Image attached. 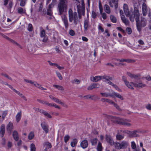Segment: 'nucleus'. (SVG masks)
<instances>
[{
    "label": "nucleus",
    "mask_w": 151,
    "mask_h": 151,
    "mask_svg": "<svg viewBox=\"0 0 151 151\" xmlns=\"http://www.w3.org/2000/svg\"><path fill=\"white\" fill-rule=\"evenodd\" d=\"M42 111V112H41V113L43 114L45 116L47 117L48 118H51L52 116L51 115L47 112L43 110Z\"/></svg>",
    "instance_id": "nucleus-30"
},
{
    "label": "nucleus",
    "mask_w": 151,
    "mask_h": 151,
    "mask_svg": "<svg viewBox=\"0 0 151 151\" xmlns=\"http://www.w3.org/2000/svg\"><path fill=\"white\" fill-rule=\"evenodd\" d=\"M45 35V31L43 29H42L40 31V36L41 37H43Z\"/></svg>",
    "instance_id": "nucleus-38"
},
{
    "label": "nucleus",
    "mask_w": 151,
    "mask_h": 151,
    "mask_svg": "<svg viewBox=\"0 0 151 151\" xmlns=\"http://www.w3.org/2000/svg\"><path fill=\"white\" fill-rule=\"evenodd\" d=\"M101 80L102 79H104L106 80V81H108L109 80H112L113 78V77L106 75L103 76H101Z\"/></svg>",
    "instance_id": "nucleus-25"
},
{
    "label": "nucleus",
    "mask_w": 151,
    "mask_h": 151,
    "mask_svg": "<svg viewBox=\"0 0 151 151\" xmlns=\"http://www.w3.org/2000/svg\"><path fill=\"white\" fill-rule=\"evenodd\" d=\"M84 28H88L90 27L88 20L86 19L85 20L84 22Z\"/></svg>",
    "instance_id": "nucleus-32"
},
{
    "label": "nucleus",
    "mask_w": 151,
    "mask_h": 151,
    "mask_svg": "<svg viewBox=\"0 0 151 151\" xmlns=\"http://www.w3.org/2000/svg\"><path fill=\"white\" fill-rule=\"evenodd\" d=\"M55 66L57 68H58L59 70L63 69H64V67H61L56 63H55Z\"/></svg>",
    "instance_id": "nucleus-54"
},
{
    "label": "nucleus",
    "mask_w": 151,
    "mask_h": 151,
    "mask_svg": "<svg viewBox=\"0 0 151 151\" xmlns=\"http://www.w3.org/2000/svg\"><path fill=\"white\" fill-rule=\"evenodd\" d=\"M118 0H111L109 2V5L111 7H113L114 6L115 8L117 9L118 7Z\"/></svg>",
    "instance_id": "nucleus-14"
},
{
    "label": "nucleus",
    "mask_w": 151,
    "mask_h": 151,
    "mask_svg": "<svg viewBox=\"0 0 151 151\" xmlns=\"http://www.w3.org/2000/svg\"><path fill=\"white\" fill-rule=\"evenodd\" d=\"M104 11L108 14H110L111 12V10L110 7L107 4H105L104 6Z\"/></svg>",
    "instance_id": "nucleus-20"
},
{
    "label": "nucleus",
    "mask_w": 151,
    "mask_h": 151,
    "mask_svg": "<svg viewBox=\"0 0 151 151\" xmlns=\"http://www.w3.org/2000/svg\"><path fill=\"white\" fill-rule=\"evenodd\" d=\"M131 146L133 149L137 148L136 143L134 141H133L131 142Z\"/></svg>",
    "instance_id": "nucleus-44"
},
{
    "label": "nucleus",
    "mask_w": 151,
    "mask_h": 151,
    "mask_svg": "<svg viewBox=\"0 0 151 151\" xmlns=\"http://www.w3.org/2000/svg\"><path fill=\"white\" fill-rule=\"evenodd\" d=\"M53 86L59 90L62 91L64 90L63 87L61 86L54 84L53 85Z\"/></svg>",
    "instance_id": "nucleus-36"
},
{
    "label": "nucleus",
    "mask_w": 151,
    "mask_h": 151,
    "mask_svg": "<svg viewBox=\"0 0 151 151\" xmlns=\"http://www.w3.org/2000/svg\"><path fill=\"white\" fill-rule=\"evenodd\" d=\"M69 32L70 35L71 36H73L75 35V32L72 29L70 30Z\"/></svg>",
    "instance_id": "nucleus-55"
},
{
    "label": "nucleus",
    "mask_w": 151,
    "mask_h": 151,
    "mask_svg": "<svg viewBox=\"0 0 151 151\" xmlns=\"http://www.w3.org/2000/svg\"><path fill=\"white\" fill-rule=\"evenodd\" d=\"M18 12L20 14H23L26 13V10L25 9H24L21 7H19L18 8Z\"/></svg>",
    "instance_id": "nucleus-26"
},
{
    "label": "nucleus",
    "mask_w": 151,
    "mask_h": 151,
    "mask_svg": "<svg viewBox=\"0 0 151 151\" xmlns=\"http://www.w3.org/2000/svg\"><path fill=\"white\" fill-rule=\"evenodd\" d=\"M100 94L104 97H111L113 98L116 97L122 100H124L123 96L119 93L114 91H113L112 93L109 92L101 93Z\"/></svg>",
    "instance_id": "nucleus-3"
},
{
    "label": "nucleus",
    "mask_w": 151,
    "mask_h": 151,
    "mask_svg": "<svg viewBox=\"0 0 151 151\" xmlns=\"http://www.w3.org/2000/svg\"><path fill=\"white\" fill-rule=\"evenodd\" d=\"M120 14L121 16V18L123 22L126 25L129 24V21L126 19L124 16L123 14V12L122 10H120Z\"/></svg>",
    "instance_id": "nucleus-11"
},
{
    "label": "nucleus",
    "mask_w": 151,
    "mask_h": 151,
    "mask_svg": "<svg viewBox=\"0 0 151 151\" xmlns=\"http://www.w3.org/2000/svg\"><path fill=\"white\" fill-rule=\"evenodd\" d=\"M77 142V140L76 139H73V141L70 143L71 146L73 147H75L76 145Z\"/></svg>",
    "instance_id": "nucleus-33"
},
{
    "label": "nucleus",
    "mask_w": 151,
    "mask_h": 151,
    "mask_svg": "<svg viewBox=\"0 0 151 151\" xmlns=\"http://www.w3.org/2000/svg\"><path fill=\"white\" fill-rule=\"evenodd\" d=\"M88 142L86 140H84L81 143V145L83 148H86L87 147Z\"/></svg>",
    "instance_id": "nucleus-21"
},
{
    "label": "nucleus",
    "mask_w": 151,
    "mask_h": 151,
    "mask_svg": "<svg viewBox=\"0 0 151 151\" xmlns=\"http://www.w3.org/2000/svg\"><path fill=\"white\" fill-rule=\"evenodd\" d=\"M110 18L111 21L113 23H116V17L113 15H111L110 17Z\"/></svg>",
    "instance_id": "nucleus-35"
},
{
    "label": "nucleus",
    "mask_w": 151,
    "mask_h": 151,
    "mask_svg": "<svg viewBox=\"0 0 151 151\" xmlns=\"http://www.w3.org/2000/svg\"><path fill=\"white\" fill-rule=\"evenodd\" d=\"M70 137L68 135H67L64 137V141L65 142H67L69 140Z\"/></svg>",
    "instance_id": "nucleus-57"
},
{
    "label": "nucleus",
    "mask_w": 151,
    "mask_h": 151,
    "mask_svg": "<svg viewBox=\"0 0 151 151\" xmlns=\"http://www.w3.org/2000/svg\"><path fill=\"white\" fill-rule=\"evenodd\" d=\"M116 138L118 140H120L123 139L124 137V135H121L118 133L116 135Z\"/></svg>",
    "instance_id": "nucleus-29"
},
{
    "label": "nucleus",
    "mask_w": 151,
    "mask_h": 151,
    "mask_svg": "<svg viewBox=\"0 0 151 151\" xmlns=\"http://www.w3.org/2000/svg\"><path fill=\"white\" fill-rule=\"evenodd\" d=\"M122 79L125 84L128 88L132 90L134 89V87L135 83L132 82H129L127 81L126 78L124 76L122 77Z\"/></svg>",
    "instance_id": "nucleus-8"
},
{
    "label": "nucleus",
    "mask_w": 151,
    "mask_h": 151,
    "mask_svg": "<svg viewBox=\"0 0 151 151\" xmlns=\"http://www.w3.org/2000/svg\"><path fill=\"white\" fill-rule=\"evenodd\" d=\"M55 72L59 78L60 80H62L63 79V77L60 73L58 71H56Z\"/></svg>",
    "instance_id": "nucleus-40"
},
{
    "label": "nucleus",
    "mask_w": 151,
    "mask_h": 151,
    "mask_svg": "<svg viewBox=\"0 0 151 151\" xmlns=\"http://www.w3.org/2000/svg\"><path fill=\"white\" fill-rule=\"evenodd\" d=\"M12 146V143L11 142L9 141L7 144V146L8 148H11Z\"/></svg>",
    "instance_id": "nucleus-64"
},
{
    "label": "nucleus",
    "mask_w": 151,
    "mask_h": 151,
    "mask_svg": "<svg viewBox=\"0 0 151 151\" xmlns=\"http://www.w3.org/2000/svg\"><path fill=\"white\" fill-rule=\"evenodd\" d=\"M127 74L132 78H134L137 80L139 78V76L138 75H134L129 72H127Z\"/></svg>",
    "instance_id": "nucleus-19"
},
{
    "label": "nucleus",
    "mask_w": 151,
    "mask_h": 151,
    "mask_svg": "<svg viewBox=\"0 0 151 151\" xmlns=\"http://www.w3.org/2000/svg\"><path fill=\"white\" fill-rule=\"evenodd\" d=\"M14 128L13 123L10 122L6 126V130L9 132L11 133Z\"/></svg>",
    "instance_id": "nucleus-13"
},
{
    "label": "nucleus",
    "mask_w": 151,
    "mask_h": 151,
    "mask_svg": "<svg viewBox=\"0 0 151 151\" xmlns=\"http://www.w3.org/2000/svg\"><path fill=\"white\" fill-rule=\"evenodd\" d=\"M113 86L117 91H118L119 92H121L122 91V90L120 89L118 86L115 84H114Z\"/></svg>",
    "instance_id": "nucleus-49"
},
{
    "label": "nucleus",
    "mask_w": 151,
    "mask_h": 151,
    "mask_svg": "<svg viewBox=\"0 0 151 151\" xmlns=\"http://www.w3.org/2000/svg\"><path fill=\"white\" fill-rule=\"evenodd\" d=\"M138 132L137 131H129V136L130 137H135L139 136L137 134Z\"/></svg>",
    "instance_id": "nucleus-17"
},
{
    "label": "nucleus",
    "mask_w": 151,
    "mask_h": 151,
    "mask_svg": "<svg viewBox=\"0 0 151 151\" xmlns=\"http://www.w3.org/2000/svg\"><path fill=\"white\" fill-rule=\"evenodd\" d=\"M5 126L4 124L1 125L0 128V136L1 137H3L5 133Z\"/></svg>",
    "instance_id": "nucleus-18"
},
{
    "label": "nucleus",
    "mask_w": 151,
    "mask_h": 151,
    "mask_svg": "<svg viewBox=\"0 0 151 151\" xmlns=\"http://www.w3.org/2000/svg\"><path fill=\"white\" fill-rule=\"evenodd\" d=\"M29 83L34 86L42 90H46V89L43 88L41 85L37 83L36 82L30 80Z\"/></svg>",
    "instance_id": "nucleus-10"
},
{
    "label": "nucleus",
    "mask_w": 151,
    "mask_h": 151,
    "mask_svg": "<svg viewBox=\"0 0 151 151\" xmlns=\"http://www.w3.org/2000/svg\"><path fill=\"white\" fill-rule=\"evenodd\" d=\"M12 135L14 139L16 141H18L19 138L17 132L16 130H14L13 132Z\"/></svg>",
    "instance_id": "nucleus-23"
},
{
    "label": "nucleus",
    "mask_w": 151,
    "mask_h": 151,
    "mask_svg": "<svg viewBox=\"0 0 151 151\" xmlns=\"http://www.w3.org/2000/svg\"><path fill=\"white\" fill-rule=\"evenodd\" d=\"M97 142V138H95L91 140V142L92 145H95Z\"/></svg>",
    "instance_id": "nucleus-47"
},
{
    "label": "nucleus",
    "mask_w": 151,
    "mask_h": 151,
    "mask_svg": "<svg viewBox=\"0 0 151 151\" xmlns=\"http://www.w3.org/2000/svg\"><path fill=\"white\" fill-rule=\"evenodd\" d=\"M101 76H96L95 77L91 76L90 77V80L93 82H97L101 80Z\"/></svg>",
    "instance_id": "nucleus-16"
},
{
    "label": "nucleus",
    "mask_w": 151,
    "mask_h": 151,
    "mask_svg": "<svg viewBox=\"0 0 151 151\" xmlns=\"http://www.w3.org/2000/svg\"><path fill=\"white\" fill-rule=\"evenodd\" d=\"M55 101L56 103L62 105L63 106L66 107L67 106V105L65 104L64 103L61 101L59 99L56 98Z\"/></svg>",
    "instance_id": "nucleus-28"
},
{
    "label": "nucleus",
    "mask_w": 151,
    "mask_h": 151,
    "mask_svg": "<svg viewBox=\"0 0 151 151\" xmlns=\"http://www.w3.org/2000/svg\"><path fill=\"white\" fill-rule=\"evenodd\" d=\"M140 15L139 11L136 8H134V16L131 15V16H132L134 19L135 18L136 19L137 28L143 27L145 25V22L144 21V20H142L141 21H139V18Z\"/></svg>",
    "instance_id": "nucleus-2"
},
{
    "label": "nucleus",
    "mask_w": 151,
    "mask_h": 151,
    "mask_svg": "<svg viewBox=\"0 0 151 151\" xmlns=\"http://www.w3.org/2000/svg\"><path fill=\"white\" fill-rule=\"evenodd\" d=\"M125 31L128 34H130L132 32V29H126Z\"/></svg>",
    "instance_id": "nucleus-59"
},
{
    "label": "nucleus",
    "mask_w": 151,
    "mask_h": 151,
    "mask_svg": "<svg viewBox=\"0 0 151 151\" xmlns=\"http://www.w3.org/2000/svg\"><path fill=\"white\" fill-rule=\"evenodd\" d=\"M113 105L119 111H120L121 110V109L120 108L119 106L117 104L114 102V104H113Z\"/></svg>",
    "instance_id": "nucleus-53"
},
{
    "label": "nucleus",
    "mask_w": 151,
    "mask_h": 151,
    "mask_svg": "<svg viewBox=\"0 0 151 151\" xmlns=\"http://www.w3.org/2000/svg\"><path fill=\"white\" fill-rule=\"evenodd\" d=\"M47 14L48 15L51 16L52 14V12L51 9H48L47 10Z\"/></svg>",
    "instance_id": "nucleus-58"
},
{
    "label": "nucleus",
    "mask_w": 151,
    "mask_h": 151,
    "mask_svg": "<svg viewBox=\"0 0 151 151\" xmlns=\"http://www.w3.org/2000/svg\"><path fill=\"white\" fill-rule=\"evenodd\" d=\"M43 37V39L42 40V42H47L48 40L47 37L46 36H45L44 37Z\"/></svg>",
    "instance_id": "nucleus-61"
},
{
    "label": "nucleus",
    "mask_w": 151,
    "mask_h": 151,
    "mask_svg": "<svg viewBox=\"0 0 151 151\" xmlns=\"http://www.w3.org/2000/svg\"><path fill=\"white\" fill-rule=\"evenodd\" d=\"M100 14L104 19H106L107 18V16L105 13L102 12H100Z\"/></svg>",
    "instance_id": "nucleus-45"
},
{
    "label": "nucleus",
    "mask_w": 151,
    "mask_h": 151,
    "mask_svg": "<svg viewBox=\"0 0 151 151\" xmlns=\"http://www.w3.org/2000/svg\"><path fill=\"white\" fill-rule=\"evenodd\" d=\"M106 102H108L110 104H112V105L113 104H114V101H113L109 99H107Z\"/></svg>",
    "instance_id": "nucleus-56"
},
{
    "label": "nucleus",
    "mask_w": 151,
    "mask_h": 151,
    "mask_svg": "<svg viewBox=\"0 0 151 151\" xmlns=\"http://www.w3.org/2000/svg\"><path fill=\"white\" fill-rule=\"evenodd\" d=\"M34 137V132H31L29 134L28 138L29 140H31L33 139Z\"/></svg>",
    "instance_id": "nucleus-34"
},
{
    "label": "nucleus",
    "mask_w": 151,
    "mask_h": 151,
    "mask_svg": "<svg viewBox=\"0 0 151 151\" xmlns=\"http://www.w3.org/2000/svg\"><path fill=\"white\" fill-rule=\"evenodd\" d=\"M100 29L101 32H104V34L106 33L107 34V35L108 36H110V34L108 33V31L107 29L105 30V31H104V29Z\"/></svg>",
    "instance_id": "nucleus-42"
},
{
    "label": "nucleus",
    "mask_w": 151,
    "mask_h": 151,
    "mask_svg": "<svg viewBox=\"0 0 151 151\" xmlns=\"http://www.w3.org/2000/svg\"><path fill=\"white\" fill-rule=\"evenodd\" d=\"M113 118L115 120L114 121L115 123L119 124H122L128 127H130L131 125V124L130 123L131 120L124 119L116 116L113 117Z\"/></svg>",
    "instance_id": "nucleus-4"
},
{
    "label": "nucleus",
    "mask_w": 151,
    "mask_h": 151,
    "mask_svg": "<svg viewBox=\"0 0 151 151\" xmlns=\"http://www.w3.org/2000/svg\"><path fill=\"white\" fill-rule=\"evenodd\" d=\"M129 145L127 141L123 140L120 142H116L114 144L115 147L118 150L127 148Z\"/></svg>",
    "instance_id": "nucleus-5"
},
{
    "label": "nucleus",
    "mask_w": 151,
    "mask_h": 151,
    "mask_svg": "<svg viewBox=\"0 0 151 151\" xmlns=\"http://www.w3.org/2000/svg\"><path fill=\"white\" fill-rule=\"evenodd\" d=\"M25 101H27V99L25 96L23 94H22L21 93V94L19 95Z\"/></svg>",
    "instance_id": "nucleus-62"
},
{
    "label": "nucleus",
    "mask_w": 151,
    "mask_h": 151,
    "mask_svg": "<svg viewBox=\"0 0 151 151\" xmlns=\"http://www.w3.org/2000/svg\"><path fill=\"white\" fill-rule=\"evenodd\" d=\"M20 1V6H25L27 0H19Z\"/></svg>",
    "instance_id": "nucleus-39"
},
{
    "label": "nucleus",
    "mask_w": 151,
    "mask_h": 151,
    "mask_svg": "<svg viewBox=\"0 0 151 151\" xmlns=\"http://www.w3.org/2000/svg\"><path fill=\"white\" fill-rule=\"evenodd\" d=\"M91 17L94 19L96 18V13L93 11L92 12Z\"/></svg>",
    "instance_id": "nucleus-50"
},
{
    "label": "nucleus",
    "mask_w": 151,
    "mask_h": 151,
    "mask_svg": "<svg viewBox=\"0 0 151 151\" xmlns=\"http://www.w3.org/2000/svg\"><path fill=\"white\" fill-rule=\"evenodd\" d=\"M142 14L144 16H146L148 11V8L146 4L144 3L142 5Z\"/></svg>",
    "instance_id": "nucleus-12"
},
{
    "label": "nucleus",
    "mask_w": 151,
    "mask_h": 151,
    "mask_svg": "<svg viewBox=\"0 0 151 151\" xmlns=\"http://www.w3.org/2000/svg\"><path fill=\"white\" fill-rule=\"evenodd\" d=\"M123 9L124 13L127 17H129L130 21L132 22L134 21V17H132V16H131V14L132 13V12L129 11L128 9V5L126 4H124L123 5Z\"/></svg>",
    "instance_id": "nucleus-7"
},
{
    "label": "nucleus",
    "mask_w": 151,
    "mask_h": 151,
    "mask_svg": "<svg viewBox=\"0 0 151 151\" xmlns=\"http://www.w3.org/2000/svg\"><path fill=\"white\" fill-rule=\"evenodd\" d=\"M22 111H20L17 113L16 116V121L17 122H19L20 121L21 118Z\"/></svg>",
    "instance_id": "nucleus-22"
},
{
    "label": "nucleus",
    "mask_w": 151,
    "mask_h": 151,
    "mask_svg": "<svg viewBox=\"0 0 151 151\" xmlns=\"http://www.w3.org/2000/svg\"><path fill=\"white\" fill-rule=\"evenodd\" d=\"M41 12L40 14L42 15H45L46 14V11L45 9H43Z\"/></svg>",
    "instance_id": "nucleus-51"
},
{
    "label": "nucleus",
    "mask_w": 151,
    "mask_h": 151,
    "mask_svg": "<svg viewBox=\"0 0 151 151\" xmlns=\"http://www.w3.org/2000/svg\"><path fill=\"white\" fill-rule=\"evenodd\" d=\"M41 125L42 129L45 131L46 133L49 132V126L47 122H43L41 123Z\"/></svg>",
    "instance_id": "nucleus-9"
},
{
    "label": "nucleus",
    "mask_w": 151,
    "mask_h": 151,
    "mask_svg": "<svg viewBox=\"0 0 151 151\" xmlns=\"http://www.w3.org/2000/svg\"><path fill=\"white\" fill-rule=\"evenodd\" d=\"M33 109L35 111L40 112L41 113L42 112V111L43 110L42 109H40L38 108L35 107Z\"/></svg>",
    "instance_id": "nucleus-60"
},
{
    "label": "nucleus",
    "mask_w": 151,
    "mask_h": 151,
    "mask_svg": "<svg viewBox=\"0 0 151 151\" xmlns=\"http://www.w3.org/2000/svg\"><path fill=\"white\" fill-rule=\"evenodd\" d=\"M102 147L101 144L100 142H99L97 147V151H102Z\"/></svg>",
    "instance_id": "nucleus-37"
},
{
    "label": "nucleus",
    "mask_w": 151,
    "mask_h": 151,
    "mask_svg": "<svg viewBox=\"0 0 151 151\" xmlns=\"http://www.w3.org/2000/svg\"><path fill=\"white\" fill-rule=\"evenodd\" d=\"M99 6L100 12V13L102 12H103V9L101 2L100 1H99Z\"/></svg>",
    "instance_id": "nucleus-43"
},
{
    "label": "nucleus",
    "mask_w": 151,
    "mask_h": 151,
    "mask_svg": "<svg viewBox=\"0 0 151 151\" xmlns=\"http://www.w3.org/2000/svg\"><path fill=\"white\" fill-rule=\"evenodd\" d=\"M106 139L107 142L111 145H112L114 144L113 140L110 136L106 135Z\"/></svg>",
    "instance_id": "nucleus-15"
},
{
    "label": "nucleus",
    "mask_w": 151,
    "mask_h": 151,
    "mask_svg": "<svg viewBox=\"0 0 151 151\" xmlns=\"http://www.w3.org/2000/svg\"><path fill=\"white\" fill-rule=\"evenodd\" d=\"M60 2L58 5L59 14L61 15L62 21L65 28L68 27L67 18L65 15H62L63 13L66 12L67 9V2L66 0H60Z\"/></svg>",
    "instance_id": "nucleus-1"
},
{
    "label": "nucleus",
    "mask_w": 151,
    "mask_h": 151,
    "mask_svg": "<svg viewBox=\"0 0 151 151\" xmlns=\"http://www.w3.org/2000/svg\"><path fill=\"white\" fill-rule=\"evenodd\" d=\"M30 150L31 151H35L36 150L35 146L32 143L30 145Z\"/></svg>",
    "instance_id": "nucleus-46"
},
{
    "label": "nucleus",
    "mask_w": 151,
    "mask_h": 151,
    "mask_svg": "<svg viewBox=\"0 0 151 151\" xmlns=\"http://www.w3.org/2000/svg\"><path fill=\"white\" fill-rule=\"evenodd\" d=\"M80 80L77 79H75L72 81L73 83H75L77 84L79 83L80 82Z\"/></svg>",
    "instance_id": "nucleus-48"
},
{
    "label": "nucleus",
    "mask_w": 151,
    "mask_h": 151,
    "mask_svg": "<svg viewBox=\"0 0 151 151\" xmlns=\"http://www.w3.org/2000/svg\"><path fill=\"white\" fill-rule=\"evenodd\" d=\"M8 112L6 111H5L3 112L2 117L3 120H4Z\"/></svg>",
    "instance_id": "nucleus-41"
},
{
    "label": "nucleus",
    "mask_w": 151,
    "mask_h": 151,
    "mask_svg": "<svg viewBox=\"0 0 151 151\" xmlns=\"http://www.w3.org/2000/svg\"><path fill=\"white\" fill-rule=\"evenodd\" d=\"M8 38V40L10 42L12 43L14 45H16L20 48H22V46L19 44L17 42H16L15 41L10 38Z\"/></svg>",
    "instance_id": "nucleus-24"
},
{
    "label": "nucleus",
    "mask_w": 151,
    "mask_h": 151,
    "mask_svg": "<svg viewBox=\"0 0 151 151\" xmlns=\"http://www.w3.org/2000/svg\"><path fill=\"white\" fill-rule=\"evenodd\" d=\"M69 20L70 22L73 21L75 24H76L78 21V17L77 13L76 12L73 13L72 10L70 9L68 11Z\"/></svg>",
    "instance_id": "nucleus-6"
},
{
    "label": "nucleus",
    "mask_w": 151,
    "mask_h": 151,
    "mask_svg": "<svg viewBox=\"0 0 151 151\" xmlns=\"http://www.w3.org/2000/svg\"><path fill=\"white\" fill-rule=\"evenodd\" d=\"M145 84H143L141 82H139L137 83H135L134 87L138 88H141L145 87Z\"/></svg>",
    "instance_id": "nucleus-27"
},
{
    "label": "nucleus",
    "mask_w": 151,
    "mask_h": 151,
    "mask_svg": "<svg viewBox=\"0 0 151 151\" xmlns=\"http://www.w3.org/2000/svg\"><path fill=\"white\" fill-rule=\"evenodd\" d=\"M118 61H119L121 62H126L127 63H130L132 62V60L129 59H118Z\"/></svg>",
    "instance_id": "nucleus-31"
},
{
    "label": "nucleus",
    "mask_w": 151,
    "mask_h": 151,
    "mask_svg": "<svg viewBox=\"0 0 151 151\" xmlns=\"http://www.w3.org/2000/svg\"><path fill=\"white\" fill-rule=\"evenodd\" d=\"M146 107L148 110L151 109V104H149L146 106Z\"/></svg>",
    "instance_id": "nucleus-63"
},
{
    "label": "nucleus",
    "mask_w": 151,
    "mask_h": 151,
    "mask_svg": "<svg viewBox=\"0 0 151 151\" xmlns=\"http://www.w3.org/2000/svg\"><path fill=\"white\" fill-rule=\"evenodd\" d=\"M39 9L38 11L39 12H40V11H41L42 10V9L43 7V4L42 2H41L40 4H39Z\"/></svg>",
    "instance_id": "nucleus-52"
}]
</instances>
